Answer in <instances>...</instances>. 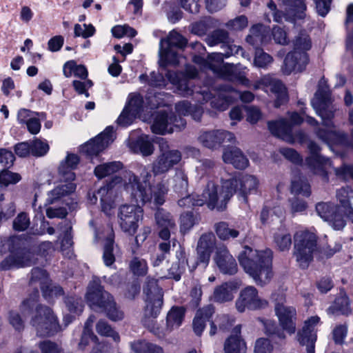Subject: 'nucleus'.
I'll use <instances>...</instances> for the list:
<instances>
[{"mask_svg": "<svg viewBox=\"0 0 353 353\" xmlns=\"http://www.w3.org/2000/svg\"><path fill=\"white\" fill-rule=\"evenodd\" d=\"M57 229L60 232V236L61 238V249H68L72 247L73 244L72 232V224L70 221L64 220L59 223L57 225Z\"/></svg>", "mask_w": 353, "mask_h": 353, "instance_id": "nucleus-41", "label": "nucleus"}, {"mask_svg": "<svg viewBox=\"0 0 353 353\" xmlns=\"http://www.w3.org/2000/svg\"><path fill=\"white\" fill-rule=\"evenodd\" d=\"M140 177L142 179V183L139 182L138 176L132 172L125 171L123 172L122 176L119 178L121 183L123 182L125 190L131 194V197L137 203L144 204L153 201L155 205H163L168 192L166 183L161 180L152 185L150 184L152 174L145 167L142 168Z\"/></svg>", "mask_w": 353, "mask_h": 353, "instance_id": "nucleus-1", "label": "nucleus"}, {"mask_svg": "<svg viewBox=\"0 0 353 353\" xmlns=\"http://www.w3.org/2000/svg\"><path fill=\"white\" fill-rule=\"evenodd\" d=\"M294 256L301 268H306L313 259L316 250V236L307 231H298L294 236Z\"/></svg>", "mask_w": 353, "mask_h": 353, "instance_id": "nucleus-9", "label": "nucleus"}, {"mask_svg": "<svg viewBox=\"0 0 353 353\" xmlns=\"http://www.w3.org/2000/svg\"><path fill=\"white\" fill-rule=\"evenodd\" d=\"M334 206L332 204L324 202L318 203L316 205L317 214L325 221H328L332 216Z\"/></svg>", "mask_w": 353, "mask_h": 353, "instance_id": "nucleus-58", "label": "nucleus"}, {"mask_svg": "<svg viewBox=\"0 0 353 353\" xmlns=\"http://www.w3.org/2000/svg\"><path fill=\"white\" fill-rule=\"evenodd\" d=\"M327 312L331 314H335L340 312L343 314H347L350 312V303L348 297L344 292H341L336 298L334 303L327 308Z\"/></svg>", "mask_w": 353, "mask_h": 353, "instance_id": "nucleus-39", "label": "nucleus"}, {"mask_svg": "<svg viewBox=\"0 0 353 353\" xmlns=\"http://www.w3.org/2000/svg\"><path fill=\"white\" fill-rule=\"evenodd\" d=\"M159 147L161 154L152 164V172L154 176L168 172L182 159L181 152L178 150H169L168 141L163 138L159 140Z\"/></svg>", "mask_w": 353, "mask_h": 353, "instance_id": "nucleus-11", "label": "nucleus"}, {"mask_svg": "<svg viewBox=\"0 0 353 353\" xmlns=\"http://www.w3.org/2000/svg\"><path fill=\"white\" fill-rule=\"evenodd\" d=\"M41 353H63L61 346L51 341H43L38 344Z\"/></svg>", "mask_w": 353, "mask_h": 353, "instance_id": "nucleus-64", "label": "nucleus"}, {"mask_svg": "<svg viewBox=\"0 0 353 353\" xmlns=\"http://www.w3.org/2000/svg\"><path fill=\"white\" fill-rule=\"evenodd\" d=\"M274 241L280 251L288 250L292 245L291 235L288 233L276 234Z\"/></svg>", "mask_w": 353, "mask_h": 353, "instance_id": "nucleus-63", "label": "nucleus"}, {"mask_svg": "<svg viewBox=\"0 0 353 353\" xmlns=\"http://www.w3.org/2000/svg\"><path fill=\"white\" fill-rule=\"evenodd\" d=\"M312 105L323 119V124L329 128L332 127L330 120L334 117L336 108L332 104L330 92L324 78L319 81L318 90L312 100Z\"/></svg>", "mask_w": 353, "mask_h": 353, "instance_id": "nucleus-10", "label": "nucleus"}, {"mask_svg": "<svg viewBox=\"0 0 353 353\" xmlns=\"http://www.w3.org/2000/svg\"><path fill=\"white\" fill-rule=\"evenodd\" d=\"M307 148L311 153V156L306 159L307 164L315 174L320 175L324 181H327L328 172L332 167L330 160L319 154L320 148L314 142L310 141Z\"/></svg>", "mask_w": 353, "mask_h": 353, "instance_id": "nucleus-19", "label": "nucleus"}, {"mask_svg": "<svg viewBox=\"0 0 353 353\" xmlns=\"http://www.w3.org/2000/svg\"><path fill=\"white\" fill-rule=\"evenodd\" d=\"M290 192L295 195L301 194L307 197L311 194L310 185L305 177L294 176L291 182Z\"/></svg>", "mask_w": 353, "mask_h": 353, "instance_id": "nucleus-43", "label": "nucleus"}, {"mask_svg": "<svg viewBox=\"0 0 353 353\" xmlns=\"http://www.w3.org/2000/svg\"><path fill=\"white\" fill-rule=\"evenodd\" d=\"M96 331L99 335L105 337H110L115 342H119L120 341V336L118 332H117L105 319H100L97 323Z\"/></svg>", "mask_w": 353, "mask_h": 353, "instance_id": "nucleus-49", "label": "nucleus"}, {"mask_svg": "<svg viewBox=\"0 0 353 353\" xmlns=\"http://www.w3.org/2000/svg\"><path fill=\"white\" fill-rule=\"evenodd\" d=\"M132 350L136 353H164L163 347L145 341H136L130 344Z\"/></svg>", "mask_w": 353, "mask_h": 353, "instance_id": "nucleus-45", "label": "nucleus"}, {"mask_svg": "<svg viewBox=\"0 0 353 353\" xmlns=\"http://www.w3.org/2000/svg\"><path fill=\"white\" fill-rule=\"evenodd\" d=\"M262 83L265 84V91L270 90L276 97L274 106L279 108L281 105L288 101V97L286 88L283 83L270 76H265L262 78Z\"/></svg>", "mask_w": 353, "mask_h": 353, "instance_id": "nucleus-27", "label": "nucleus"}, {"mask_svg": "<svg viewBox=\"0 0 353 353\" xmlns=\"http://www.w3.org/2000/svg\"><path fill=\"white\" fill-rule=\"evenodd\" d=\"M49 150V145L46 142L40 139H35L30 142V154L34 157L44 156Z\"/></svg>", "mask_w": 353, "mask_h": 353, "instance_id": "nucleus-56", "label": "nucleus"}, {"mask_svg": "<svg viewBox=\"0 0 353 353\" xmlns=\"http://www.w3.org/2000/svg\"><path fill=\"white\" fill-rule=\"evenodd\" d=\"M272 259L271 250H257L248 246H245L238 256L245 272L261 287L270 283L274 276Z\"/></svg>", "mask_w": 353, "mask_h": 353, "instance_id": "nucleus-2", "label": "nucleus"}, {"mask_svg": "<svg viewBox=\"0 0 353 353\" xmlns=\"http://www.w3.org/2000/svg\"><path fill=\"white\" fill-rule=\"evenodd\" d=\"M21 179V176L19 174L3 169L0 173V185L7 186L9 184L19 182Z\"/></svg>", "mask_w": 353, "mask_h": 353, "instance_id": "nucleus-61", "label": "nucleus"}, {"mask_svg": "<svg viewBox=\"0 0 353 353\" xmlns=\"http://www.w3.org/2000/svg\"><path fill=\"white\" fill-rule=\"evenodd\" d=\"M41 291L43 296L49 301L54 297L61 296L63 294L62 288L59 285H52L50 280L48 281V283L46 284L45 287L41 289Z\"/></svg>", "mask_w": 353, "mask_h": 353, "instance_id": "nucleus-60", "label": "nucleus"}, {"mask_svg": "<svg viewBox=\"0 0 353 353\" xmlns=\"http://www.w3.org/2000/svg\"><path fill=\"white\" fill-rule=\"evenodd\" d=\"M221 193L227 205L230 199L235 193L239 194V183L236 176L231 174H226L221 177Z\"/></svg>", "mask_w": 353, "mask_h": 353, "instance_id": "nucleus-33", "label": "nucleus"}, {"mask_svg": "<svg viewBox=\"0 0 353 353\" xmlns=\"http://www.w3.org/2000/svg\"><path fill=\"white\" fill-rule=\"evenodd\" d=\"M214 230L218 237L223 241L235 239L239 235V232L229 227L228 223L221 221L214 225Z\"/></svg>", "mask_w": 353, "mask_h": 353, "instance_id": "nucleus-47", "label": "nucleus"}, {"mask_svg": "<svg viewBox=\"0 0 353 353\" xmlns=\"http://www.w3.org/2000/svg\"><path fill=\"white\" fill-rule=\"evenodd\" d=\"M235 305L239 312H244L246 309L256 310L265 308L268 305V302L259 296L255 287L250 285L240 292Z\"/></svg>", "mask_w": 353, "mask_h": 353, "instance_id": "nucleus-15", "label": "nucleus"}, {"mask_svg": "<svg viewBox=\"0 0 353 353\" xmlns=\"http://www.w3.org/2000/svg\"><path fill=\"white\" fill-rule=\"evenodd\" d=\"M185 125L186 121L184 119L180 117L178 118L171 112L160 110L156 112L154 117L151 129L155 134H164L173 132L174 128L181 130Z\"/></svg>", "mask_w": 353, "mask_h": 353, "instance_id": "nucleus-13", "label": "nucleus"}, {"mask_svg": "<svg viewBox=\"0 0 353 353\" xmlns=\"http://www.w3.org/2000/svg\"><path fill=\"white\" fill-rule=\"evenodd\" d=\"M143 291L145 305L142 323L154 334L159 336L162 330L155 319L159 314L163 303L162 290L156 279L148 277Z\"/></svg>", "mask_w": 353, "mask_h": 353, "instance_id": "nucleus-5", "label": "nucleus"}, {"mask_svg": "<svg viewBox=\"0 0 353 353\" xmlns=\"http://www.w3.org/2000/svg\"><path fill=\"white\" fill-rule=\"evenodd\" d=\"M285 12V20L294 21L295 19H303L307 6L305 0H282Z\"/></svg>", "mask_w": 353, "mask_h": 353, "instance_id": "nucleus-29", "label": "nucleus"}, {"mask_svg": "<svg viewBox=\"0 0 353 353\" xmlns=\"http://www.w3.org/2000/svg\"><path fill=\"white\" fill-rule=\"evenodd\" d=\"M188 44V40L180 33L173 30L161 39L159 43V64L165 67L168 64L176 65L179 63V55L174 49L183 50Z\"/></svg>", "mask_w": 353, "mask_h": 353, "instance_id": "nucleus-8", "label": "nucleus"}, {"mask_svg": "<svg viewBox=\"0 0 353 353\" xmlns=\"http://www.w3.org/2000/svg\"><path fill=\"white\" fill-rule=\"evenodd\" d=\"M85 298L92 310L103 313L110 320L116 322L124 319V312L114 296L104 290L99 279L93 278L89 283Z\"/></svg>", "mask_w": 353, "mask_h": 353, "instance_id": "nucleus-3", "label": "nucleus"}, {"mask_svg": "<svg viewBox=\"0 0 353 353\" xmlns=\"http://www.w3.org/2000/svg\"><path fill=\"white\" fill-rule=\"evenodd\" d=\"M238 180L239 194L242 196L243 201L246 203L248 201V194L257 192L259 181L256 176L251 174L242 175Z\"/></svg>", "mask_w": 353, "mask_h": 353, "instance_id": "nucleus-34", "label": "nucleus"}, {"mask_svg": "<svg viewBox=\"0 0 353 353\" xmlns=\"http://www.w3.org/2000/svg\"><path fill=\"white\" fill-rule=\"evenodd\" d=\"M114 245V238L113 236H110L106 239L104 248H103V259L104 263L107 266H110L114 263L115 261V257L113 254V247Z\"/></svg>", "mask_w": 353, "mask_h": 353, "instance_id": "nucleus-54", "label": "nucleus"}, {"mask_svg": "<svg viewBox=\"0 0 353 353\" xmlns=\"http://www.w3.org/2000/svg\"><path fill=\"white\" fill-rule=\"evenodd\" d=\"M201 94L203 95V101L207 102L211 100L210 105L212 108L219 111H224L228 108L229 100L225 94H219L218 96L212 97V94L205 90L202 91Z\"/></svg>", "mask_w": 353, "mask_h": 353, "instance_id": "nucleus-40", "label": "nucleus"}, {"mask_svg": "<svg viewBox=\"0 0 353 353\" xmlns=\"http://www.w3.org/2000/svg\"><path fill=\"white\" fill-rule=\"evenodd\" d=\"M130 267L132 272L138 276H143L145 274L148 270L146 261L137 257H134L131 261Z\"/></svg>", "mask_w": 353, "mask_h": 353, "instance_id": "nucleus-62", "label": "nucleus"}, {"mask_svg": "<svg viewBox=\"0 0 353 353\" xmlns=\"http://www.w3.org/2000/svg\"><path fill=\"white\" fill-rule=\"evenodd\" d=\"M68 310L76 314H80L83 310V304L81 298L77 296H68L65 299Z\"/></svg>", "mask_w": 353, "mask_h": 353, "instance_id": "nucleus-55", "label": "nucleus"}, {"mask_svg": "<svg viewBox=\"0 0 353 353\" xmlns=\"http://www.w3.org/2000/svg\"><path fill=\"white\" fill-rule=\"evenodd\" d=\"M49 281L48 274L45 270L40 268H34L32 270L30 278V284L32 286L37 288L39 285L41 290Z\"/></svg>", "mask_w": 353, "mask_h": 353, "instance_id": "nucleus-48", "label": "nucleus"}, {"mask_svg": "<svg viewBox=\"0 0 353 353\" xmlns=\"http://www.w3.org/2000/svg\"><path fill=\"white\" fill-rule=\"evenodd\" d=\"M272 299L275 303L274 310L280 325L290 334H294L296 331L295 308L284 305L285 298L283 294H272Z\"/></svg>", "mask_w": 353, "mask_h": 353, "instance_id": "nucleus-14", "label": "nucleus"}, {"mask_svg": "<svg viewBox=\"0 0 353 353\" xmlns=\"http://www.w3.org/2000/svg\"><path fill=\"white\" fill-rule=\"evenodd\" d=\"M154 219L160 228L159 236L164 241H168L170 237V231L176 228L173 216L164 209L158 208L154 214Z\"/></svg>", "mask_w": 353, "mask_h": 353, "instance_id": "nucleus-26", "label": "nucleus"}, {"mask_svg": "<svg viewBox=\"0 0 353 353\" xmlns=\"http://www.w3.org/2000/svg\"><path fill=\"white\" fill-rule=\"evenodd\" d=\"M318 137L328 145L332 143H342L347 139V135L343 132L335 130H319L316 132Z\"/></svg>", "mask_w": 353, "mask_h": 353, "instance_id": "nucleus-44", "label": "nucleus"}, {"mask_svg": "<svg viewBox=\"0 0 353 353\" xmlns=\"http://www.w3.org/2000/svg\"><path fill=\"white\" fill-rule=\"evenodd\" d=\"M120 183V178L116 176L109 183L101 187L97 190V194L100 197L101 210L107 216L112 215V210L114 208V196L115 192L114 186Z\"/></svg>", "mask_w": 353, "mask_h": 353, "instance_id": "nucleus-24", "label": "nucleus"}, {"mask_svg": "<svg viewBox=\"0 0 353 353\" xmlns=\"http://www.w3.org/2000/svg\"><path fill=\"white\" fill-rule=\"evenodd\" d=\"M234 135L224 130H212L201 131L198 137L199 142L204 147L216 150L225 143H233Z\"/></svg>", "mask_w": 353, "mask_h": 353, "instance_id": "nucleus-17", "label": "nucleus"}, {"mask_svg": "<svg viewBox=\"0 0 353 353\" xmlns=\"http://www.w3.org/2000/svg\"><path fill=\"white\" fill-rule=\"evenodd\" d=\"M336 198L342 206L346 208L350 206V199L353 198V190L349 186L343 187L337 190Z\"/></svg>", "mask_w": 353, "mask_h": 353, "instance_id": "nucleus-57", "label": "nucleus"}, {"mask_svg": "<svg viewBox=\"0 0 353 353\" xmlns=\"http://www.w3.org/2000/svg\"><path fill=\"white\" fill-rule=\"evenodd\" d=\"M193 61L204 69L211 70L224 79L237 82L246 87L250 85V80L246 78V73L244 71L245 68L242 70L239 65L223 64L221 54L212 53L206 59L199 56H194Z\"/></svg>", "mask_w": 353, "mask_h": 353, "instance_id": "nucleus-6", "label": "nucleus"}, {"mask_svg": "<svg viewBox=\"0 0 353 353\" xmlns=\"http://www.w3.org/2000/svg\"><path fill=\"white\" fill-rule=\"evenodd\" d=\"M114 139L113 128L108 126L103 132L83 145L81 150L88 155H97L112 143Z\"/></svg>", "mask_w": 353, "mask_h": 353, "instance_id": "nucleus-22", "label": "nucleus"}, {"mask_svg": "<svg viewBox=\"0 0 353 353\" xmlns=\"http://www.w3.org/2000/svg\"><path fill=\"white\" fill-rule=\"evenodd\" d=\"M34 254L26 250H21L12 253L0 263L1 270H8L13 268H23L29 266L32 263Z\"/></svg>", "mask_w": 353, "mask_h": 353, "instance_id": "nucleus-25", "label": "nucleus"}, {"mask_svg": "<svg viewBox=\"0 0 353 353\" xmlns=\"http://www.w3.org/2000/svg\"><path fill=\"white\" fill-rule=\"evenodd\" d=\"M241 326L236 325L232 330L230 337L225 341L224 350L225 353H245L247 347L245 342L241 338Z\"/></svg>", "mask_w": 353, "mask_h": 353, "instance_id": "nucleus-30", "label": "nucleus"}, {"mask_svg": "<svg viewBox=\"0 0 353 353\" xmlns=\"http://www.w3.org/2000/svg\"><path fill=\"white\" fill-rule=\"evenodd\" d=\"M320 321L318 316H311L305 320L301 330L296 334L299 344L306 347L307 353H315L314 347L316 341V326Z\"/></svg>", "mask_w": 353, "mask_h": 353, "instance_id": "nucleus-18", "label": "nucleus"}, {"mask_svg": "<svg viewBox=\"0 0 353 353\" xmlns=\"http://www.w3.org/2000/svg\"><path fill=\"white\" fill-rule=\"evenodd\" d=\"M236 288L235 282H225L214 288L212 298L218 303L230 301L234 298L233 290Z\"/></svg>", "mask_w": 353, "mask_h": 353, "instance_id": "nucleus-35", "label": "nucleus"}, {"mask_svg": "<svg viewBox=\"0 0 353 353\" xmlns=\"http://www.w3.org/2000/svg\"><path fill=\"white\" fill-rule=\"evenodd\" d=\"M214 313V307L209 304L197 310L193 320V330L197 336H201L204 330L207 321H210V318Z\"/></svg>", "mask_w": 353, "mask_h": 353, "instance_id": "nucleus-32", "label": "nucleus"}, {"mask_svg": "<svg viewBox=\"0 0 353 353\" xmlns=\"http://www.w3.org/2000/svg\"><path fill=\"white\" fill-rule=\"evenodd\" d=\"M142 107V98L139 95H133L129 99V101L124 109L132 112V114L137 116L141 112Z\"/></svg>", "mask_w": 353, "mask_h": 353, "instance_id": "nucleus-59", "label": "nucleus"}, {"mask_svg": "<svg viewBox=\"0 0 353 353\" xmlns=\"http://www.w3.org/2000/svg\"><path fill=\"white\" fill-rule=\"evenodd\" d=\"M94 316H90L85 323L82 337L79 343V347L81 350H83L88 345V338H92L93 339L97 340V337L94 335L91 330L92 324L94 322Z\"/></svg>", "mask_w": 353, "mask_h": 353, "instance_id": "nucleus-53", "label": "nucleus"}, {"mask_svg": "<svg viewBox=\"0 0 353 353\" xmlns=\"http://www.w3.org/2000/svg\"><path fill=\"white\" fill-rule=\"evenodd\" d=\"M38 297L37 290L33 296L22 301L20 312L23 316L32 314L30 323L35 328L38 335L49 336L57 329V319L49 307L37 304Z\"/></svg>", "mask_w": 353, "mask_h": 353, "instance_id": "nucleus-4", "label": "nucleus"}, {"mask_svg": "<svg viewBox=\"0 0 353 353\" xmlns=\"http://www.w3.org/2000/svg\"><path fill=\"white\" fill-rule=\"evenodd\" d=\"M185 309L183 307H172L166 317V330L168 332L179 327L183 320Z\"/></svg>", "mask_w": 353, "mask_h": 353, "instance_id": "nucleus-38", "label": "nucleus"}, {"mask_svg": "<svg viewBox=\"0 0 353 353\" xmlns=\"http://www.w3.org/2000/svg\"><path fill=\"white\" fill-rule=\"evenodd\" d=\"M174 190L181 194H185L188 188V181L187 174L181 170L176 171L174 176Z\"/></svg>", "mask_w": 353, "mask_h": 353, "instance_id": "nucleus-50", "label": "nucleus"}, {"mask_svg": "<svg viewBox=\"0 0 353 353\" xmlns=\"http://www.w3.org/2000/svg\"><path fill=\"white\" fill-rule=\"evenodd\" d=\"M211 253L210 251L196 248V258H190L187 265L190 271H194L198 266L205 269L209 264Z\"/></svg>", "mask_w": 353, "mask_h": 353, "instance_id": "nucleus-42", "label": "nucleus"}, {"mask_svg": "<svg viewBox=\"0 0 353 353\" xmlns=\"http://www.w3.org/2000/svg\"><path fill=\"white\" fill-rule=\"evenodd\" d=\"M64 183L65 184L59 185L48 192L47 198L48 204L54 203L75 191L77 185L73 181H68Z\"/></svg>", "mask_w": 353, "mask_h": 353, "instance_id": "nucleus-36", "label": "nucleus"}, {"mask_svg": "<svg viewBox=\"0 0 353 353\" xmlns=\"http://www.w3.org/2000/svg\"><path fill=\"white\" fill-rule=\"evenodd\" d=\"M143 216V210L138 204L121 205L117 212L118 223L121 230L130 236L134 235Z\"/></svg>", "mask_w": 353, "mask_h": 353, "instance_id": "nucleus-12", "label": "nucleus"}, {"mask_svg": "<svg viewBox=\"0 0 353 353\" xmlns=\"http://www.w3.org/2000/svg\"><path fill=\"white\" fill-rule=\"evenodd\" d=\"M129 147L134 152L141 153L143 156L151 155L154 152V146L147 135L141 136L135 141H131Z\"/></svg>", "mask_w": 353, "mask_h": 353, "instance_id": "nucleus-37", "label": "nucleus"}, {"mask_svg": "<svg viewBox=\"0 0 353 353\" xmlns=\"http://www.w3.org/2000/svg\"><path fill=\"white\" fill-rule=\"evenodd\" d=\"M122 168V163L119 161L105 163L97 165L94 168V174L99 179H103L112 174Z\"/></svg>", "mask_w": 353, "mask_h": 353, "instance_id": "nucleus-46", "label": "nucleus"}, {"mask_svg": "<svg viewBox=\"0 0 353 353\" xmlns=\"http://www.w3.org/2000/svg\"><path fill=\"white\" fill-rule=\"evenodd\" d=\"M205 41L210 46L221 44L223 52H217L221 54L223 59L230 56L238 54L243 49L238 46L230 44V39L228 32L223 29H217L212 32L205 39Z\"/></svg>", "mask_w": 353, "mask_h": 353, "instance_id": "nucleus-20", "label": "nucleus"}, {"mask_svg": "<svg viewBox=\"0 0 353 353\" xmlns=\"http://www.w3.org/2000/svg\"><path fill=\"white\" fill-rule=\"evenodd\" d=\"M79 163V157L72 153H68L64 160H63L58 168L59 177L61 182H67L68 181H74L75 174L73 170L76 169Z\"/></svg>", "mask_w": 353, "mask_h": 353, "instance_id": "nucleus-28", "label": "nucleus"}, {"mask_svg": "<svg viewBox=\"0 0 353 353\" xmlns=\"http://www.w3.org/2000/svg\"><path fill=\"white\" fill-rule=\"evenodd\" d=\"M303 118L297 113L290 114V121L280 119L268 122V128L271 133L288 142H292V125H299L303 122Z\"/></svg>", "mask_w": 353, "mask_h": 353, "instance_id": "nucleus-21", "label": "nucleus"}, {"mask_svg": "<svg viewBox=\"0 0 353 353\" xmlns=\"http://www.w3.org/2000/svg\"><path fill=\"white\" fill-rule=\"evenodd\" d=\"M225 163L232 164L235 168L243 170L249 165L248 158L237 148H229L224 150L222 155Z\"/></svg>", "mask_w": 353, "mask_h": 353, "instance_id": "nucleus-31", "label": "nucleus"}, {"mask_svg": "<svg viewBox=\"0 0 353 353\" xmlns=\"http://www.w3.org/2000/svg\"><path fill=\"white\" fill-rule=\"evenodd\" d=\"M221 193L220 188L213 181H209L201 195H199V199L196 203V205L202 206L206 204L208 208L212 210L222 212L227 208L225 201Z\"/></svg>", "mask_w": 353, "mask_h": 353, "instance_id": "nucleus-16", "label": "nucleus"}, {"mask_svg": "<svg viewBox=\"0 0 353 353\" xmlns=\"http://www.w3.org/2000/svg\"><path fill=\"white\" fill-rule=\"evenodd\" d=\"M214 260L221 273L232 275L237 272L238 267L236 260L225 245H221L216 247Z\"/></svg>", "mask_w": 353, "mask_h": 353, "instance_id": "nucleus-23", "label": "nucleus"}, {"mask_svg": "<svg viewBox=\"0 0 353 353\" xmlns=\"http://www.w3.org/2000/svg\"><path fill=\"white\" fill-rule=\"evenodd\" d=\"M216 243V237L212 232L203 234L197 243L196 248L212 252Z\"/></svg>", "mask_w": 353, "mask_h": 353, "instance_id": "nucleus-52", "label": "nucleus"}, {"mask_svg": "<svg viewBox=\"0 0 353 353\" xmlns=\"http://www.w3.org/2000/svg\"><path fill=\"white\" fill-rule=\"evenodd\" d=\"M293 50L286 55L283 72L289 74L292 72H302L309 63L307 51L312 48V40L305 30L300 31L292 39Z\"/></svg>", "mask_w": 353, "mask_h": 353, "instance_id": "nucleus-7", "label": "nucleus"}, {"mask_svg": "<svg viewBox=\"0 0 353 353\" xmlns=\"http://www.w3.org/2000/svg\"><path fill=\"white\" fill-rule=\"evenodd\" d=\"M199 216L194 214L193 212H188L181 214V230L185 232L190 230L195 224L199 221Z\"/></svg>", "mask_w": 353, "mask_h": 353, "instance_id": "nucleus-51", "label": "nucleus"}]
</instances>
